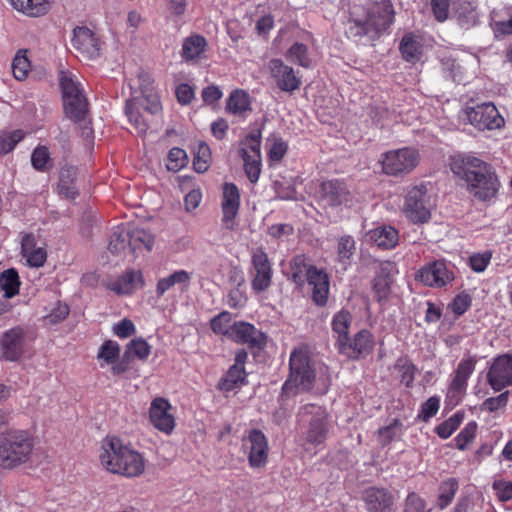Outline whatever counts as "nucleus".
I'll list each match as a JSON object with an SVG mask.
<instances>
[{"instance_id": "f257e3e1", "label": "nucleus", "mask_w": 512, "mask_h": 512, "mask_svg": "<svg viewBox=\"0 0 512 512\" xmlns=\"http://www.w3.org/2000/svg\"><path fill=\"white\" fill-rule=\"evenodd\" d=\"M452 173L467 183V190L480 201L494 198L500 187L492 167L483 160L464 153H457L449 158Z\"/></svg>"}, {"instance_id": "f03ea898", "label": "nucleus", "mask_w": 512, "mask_h": 512, "mask_svg": "<svg viewBox=\"0 0 512 512\" xmlns=\"http://www.w3.org/2000/svg\"><path fill=\"white\" fill-rule=\"evenodd\" d=\"M99 459L108 472L126 478L139 477L145 471L144 456L117 437H107L102 441Z\"/></svg>"}, {"instance_id": "7ed1b4c3", "label": "nucleus", "mask_w": 512, "mask_h": 512, "mask_svg": "<svg viewBox=\"0 0 512 512\" xmlns=\"http://www.w3.org/2000/svg\"><path fill=\"white\" fill-rule=\"evenodd\" d=\"M320 369L307 346L301 345L293 349L289 358V375L282 387L283 394L290 397L310 391Z\"/></svg>"}, {"instance_id": "20e7f679", "label": "nucleus", "mask_w": 512, "mask_h": 512, "mask_svg": "<svg viewBox=\"0 0 512 512\" xmlns=\"http://www.w3.org/2000/svg\"><path fill=\"white\" fill-rule=\"evenodd\" d=\"M348 33L352 37L369 36L371 39L387 30L393 20V11L388 1L372 4L368 9L354 6L351 10Z\"/></svg>"}, {"instance_id": "39448f33", "label": "nucleus", "mask_w": 512, "mask_h": 512, "mask_svg": "<svg viewBox=\"0 0 512 512\" xmlns=\"http://www.w3.org/2000/svg\"><path fill=\"white\" fill-rule=\"evenodd\" d=\"M36 445L35 433L30 429L10 428L0 433V465L13 469L28 463Z\"/></svg>"}, {"instance_id": "423d86ee", "label": "nucleus", "mask_w": 512, "mask_h": 512, "mask_svg": "<svg viewBox=\"0 0 512 512\" xmlns=\"http://www.w3.org/2000/svg\"><path fill=\"white\" fill-rule=\"evenodd\" d=\"M298 424L305 441L314 446L322 444L329 430L328 414L320 405L307 404L298 412Z\"/></svg>"}, {"instance_id": "0eeeda50", "label": "nucleus", "mask_w": 512, "mask_h": 512, "mask_svg": "<svg viewBox=\"0 0 512 512\" xmlns=\"http://www.w3.org/2000/svg\"><path fill=\"white\" fill-rule=\"evenodd\" d=\"M60 85L67 118L75 122L84 121L88 114V102L77 76L71 72H61Z\"/></svg>"}, {"instance_id": "6e6552de", "label": "nucleus", "mask_w": 512, "mask_h": 512, "mask_svg": "<svg viewBox=\"0 0 512 512\" xmlns=\"http://www.w3.org/2000/svg\"><path fill=\"white\" fill-rule=\"evenodd\" d=\"M433 203L427 194V187L421 183L408 188L402 211L413 223H425L431 217Z\"/></svg>"}, {"instance_id": "1a4fd4ad", "label": "nucleus", "mask_w": 512, "mask_h": 512, "mask_svg": "<svg viewBox=\"0 0 512 512\" xmlns=\"http://www.w3.org/2000/svg\"><path fill=\"white\" fill-rule=\"evenodd\" d=\"M420 162L419 151L412 147L390 150L383 154V172L389 176H404L411 173Z\"/></svg>"}, {"instance_id": "9d476101", "label": "nucleus", "mask_w": 512, "mask_h": 512, "mask_svg": "<svg viewBox=\"0 0 512 512\" xmlns=\"http://www.w3.org/2000/svg\"><path fill=\"white\" fill-rule=\"evenodd\" d=\"M461 119L480 131L500 129L505 124L504 118L491 102L466 107L461 113Z\"/></svg>"}, {"instance_id": "9b49d317", "label": "nucleus", "mask_w": 512, "mask_h": 512, "mask_svg": "<svg viewBox=\"0 0 512 512\" xmlns=\"http://www.w3.org/2000/svg\"><path fill=\"white\" fill-rule=\"evenodd\" d=\"M150 424L159 432L171 435L176 427L175 409L163 397H155L148 410Z\"/></svg>"}, {"instance_id": "f8f14e48", "label": "nucleus", "mask_w": 512, "mask_h": 512, "mask_svg": "<svg viewBox=\"0 0 512 512\" xmlns=\"http://www.w3.org/2000/svg\"><path fill=\"white\" fill-rule=\"evenodd\" d=\"M319 200L324 208L350 207L353 196L346 183L334 179L323 181L319 189Z\"/></svg>"}, {"instance_id": "ddd939ff", "label": "nucleus", "mask_w": 512, "mask_h": 512, "mask_svg": "<svg viewBox=\"0 0 512 512\" xmlns=\"http://www.w3.org/2000/svg\"><path fill=\"white\" fill-rule=\"evenodd\" d=\"M477 359L475 356H467L461 359L456 370L451 375V381L447 389V398L453 404H458L466 393L468 379L473 374Z\"/></svg>"}, {"instance_id": "4468645a", "label": "nucleus", "mask_w": 512, "mask_h": 512, "mask_svg": "<svg viewBox=\"0 0 512 512\" xmlns=\"http://www.w3.org/2000/svg\"><path fill=\"white\" fill-rule=\"evenodd\" d=\"M26 352V332L21 326L10 328L0 336V358L19 361Z\"/></svg>"}, {"instance_id": "2eb2a0df", "label": "nucleus", "mask_w": 512, "mask_h": 512, "mask_svg": "<svg viewBox=\"0 0 512 512\" xmlns=\"http://www.w3.org/2000/svg\"><path fill=\"white\" fill-rule=\"evenodd\" d=\"M243 448L248 455L250 467L263 468L268 462V440L263 432L253 429L243 440Z\"/></svg>"}, {"instance_id": "dca6fc26", "label": "nucleus", "mask_w": 512, "mask_h": 512, "mask_svg": "<svg viewBox=\"0 0 512 512\" xmlns=\"http://www.w3.org/2000/svg\"><path fill=\"white\" fill-rule=\"evenodd\" d=\"M252 280L251 286L254 292L266 291L272 278V268L267 254L260 248L252 253V269L250 271Z\"/></svg>"}, {"instance_id": "f3484780", "label": "nucleus", "mask_w": 512, "mask_h": 512, "mask_svg": "<svg viewBox=\"0 0 512 512\" xmlns=\"http://www.w3.org/2000/svg\"><path fill=\"white\" fill-rule=\"evenodd\" d=\"M268 68L271 77L281 91L293 93L301 87V77L297 75L292 67L286 65L281 59L270 60Z\"/></svg>"}, {"instance_id": "a211bd4d", "label": "nucleus", "mask_w": 512, "mask_h": 512, "mask_svg": "<svg viewBox=\"0 0 512 512\" xmlns=\"http://www.w3.org/2000/svg\"><path fill=\"white\" fill-rule=\"evenodd\" d=\"M489 385L495 391L512 386V355L504 354L494 359L487 374Z\"/></svg>"}, {"instance_id": "6ab92c4d", "label": "nucleus", "mask_w": 512, "mask_h": 512, "mask_svg": "<svg viewBox=\"0 0 512 512\" xmlns=\"http://www.w3.org/2000/svg\"><path fill=\"white\" fill-rule=\"evenodd\" d=\"M417 278L426 286L443 287L454 279V273L446 262L439 260L421 268Z\"/></svg>"}, {"instance_id": "aec40b11", "label": "nucleus", "mask_w": 512, "mask_h": 512, "mask_svg": "<svg viewBox=\"0 0 512 512\" xmlns=\"http://www.w3.org/2000/svg\"><path fill=\"white\" fill-rule=\"evenodd\" d=\"M240 207V193L237 186L233 183H225L222 191V223L226 229L235 228V218Z\"/></svg>"}, {"instance_id": "412c9836", "label": "nucleus", "mask_w": 512, "mask_h": 512, "mask_svg": "<svg viewBox=\"0 0 512 512\" xmlns=\"http://www.w3.org/2000/svg\"><path fill=\"white\" fill-rule=\"evenodd\" d=\"M228 339L251 348H261L266 344V336L252 324L244 321L234 322Z\"/></svg>"}, {"instance_id": "4be33fe9", "label": "nucleus", "mask_w": 512, "mask_h": 512, "mask_svg": "<svg viewBox=\"0 0 512 512\" xmlns=\"http://www.w3.org/2000/svg\"><path fill=\"white\" fill-rule=\"evenodd\" d=\"M367 512H390L394 505V496L386 488L369 487L362 493Z\"/></svg>"}, {"instance_id": "5701e85b", "label": "nucleus", "mask_w": 512, "mask_h": 512, "mask_svg": "<svg viewBox=\"0 0 512 512\" xmlns=\"http://www.w3.org/2000/svg\"><path fill=\"white\" fill-rule=\"evenodd\" d=\"M72 45L86 59H95L99 56L101 50L99 39L87 27L74 29Z\"/></svg>"}, {"instance_id": "b1692460", "label": "nucleus", "mask_w": 512, "mask_h": 512, "mask_svg": "<svg viewBox=\"0 0 512 512\" xmlns=\"http://www.w3.org/2000/svg\"><path fill=\"white\" fill-rule=\"evenodd\" d=\"M396 265L386 261L380 263L373 280V291L378 302L386 301L391 292L394 275L397 273Z\"/></svg>"}, {"instance_id": "393cba45", "label": "nucleus", "mask_w": 512, "mask_h": 512, "mask_svg": "<svg viewBox=\"0 0 512 512\" xmlns=\"http://www.w3.org/2000/svg\"><path fill=\"white\" fill-rule=\"evenodd\" d=\"M307 282L312 286V298L318 306H324L329 296V277L323 269L310 265Z\"/></svg>"}, {"instance_id": "a878e982", "label": "nucleus", "mask_w": 512, "mask_h": 512, "mask_svg": "<svg viewBox=\"0 0 512 512\" xmlns=\"http://www.w3.org/2000/svg\"><path fill=\"white\" fill-rule=\"evenodd\" d=\"M21 253L31 267L44 265L47 253L43 245H39L35 236L25 234L21 239Z\"/></svg>"}, {"instance_id": "bb28decb", "label": "nucleus", "mask_w": 512, "mask_h": 512, "mask_svg": "<svg viewBox=\"0 0 512 512\" xmlns=\"http://www.w3.org/2000/svg\"><path fill=\"white\" fill-rule=\"evenodd\" d=\"M142 274L139 271L129 270L116 279L109 280L106 287L118 295L131 294L141 287Z\"/></svg>"}, {"instance_id": "cd10ccee", "label": "nucleus", "mask_w": 512, "mask_h": 512, "mask_svg": "<svg viewBox=\"0 0 512 512\" xmlns=\"http://www.w3.org/2000/svg\"><path fill=\"white\" fill-rule=\"evenodd\" d=\"M190 282L191 273L186 270H176L172 274L158 280L155 292L157 297L160 298L175 286H178L181 291H185L190 286Z\"/></svg>"}, {"instance_id": "c85d7f7f", "label": "nucleus", "mask_w": 512, "mask_h": 512, "mask_svg": "<svg viewBox=\"0 0 512 512\" xmlns=\"http://www.w3.org/2000/svg\"><path fill=\"white\" fill-rule=\"evenodd\" d=\"M374 345L372 333L363 329L356 333L352 340L348 339V345L341 351L346 352L350 357L357 358L372 352Z\"/></svg>"}, {"instance_id": "c756f323", "label": "nucleus", "mask_w": 512, "mask_h": 512, "mask_svg": "<svg viewBox=\"0 0 512 512\" xmlns=\"http://www.w3.org/2000/svg\"><path fill=\"white\" fill-rule=\"evenodd\" d=\"M355 252L356 241L352 236L343 235L338 238L335 261L342 270L345 271L351 266Z\"/></svg>"}, {"instance_id": "7c9ffc66", "label": "nucleus", "mask_w": 512, "mask_h": 512, "mask_svg": "<svg viewBox=\"0 0 512 512\" xmlns=\"http://www.w3.org/2000/svg\"><path fill=\"white\" fill-rule=\"evenodd\" d=\"M351 322L352 315L346 310L338 311L332 318V331L337 336V342L340 350H344L348 345V335Z\"/></svg>"}, {"instance_id": "2f4dec72", "label": "nucleus", "mask_w": 512, "mask_h": 512, "mask_svg": "<svg viewBox=\"0 0 512 512\" xmlns=\"http://www.w3.org/2000/svg\"><path fill=\"white\" fill-rule=\"evenodd\" d=\"M226 110L236 116H243L246 112H250L251 101L249 94L242 89L232 91L227 99Z\"/></svg>"}, {"instance_id": "473e14b6", "label": "nucleus", "mask_w": 512, "mask_h": 512, "mask_svg": "<svg viewBox=\"0 0 512 512\" xmlns=\"http://www.w3.org/2000/svg\"><path fill=\"white\" fill-rule=\"evenodd\" d=\"M369 238L378 247L391 249L398 243V232L391 226H380L369 232Z\"/></svg>"}, {"instance_id": "72a5a7b5", "label": "nucleus", "mask_w": 512, "mask_h": 512, "mask_svg": "<svg viewBox=\"0 0 512 512\" xmlns=\"http://www.w3.org/2000/svg\"><path fill=\"white\" fill-rule=\"evenodd\" d=\"M9 2L16 10L31 17L42 16L51 7L48 0H9Z\"/></svg>"}, {"instance_id": "f704fd0d", "label": "nucleus", "mask_w": 512, "mask_h": 512, "mask_svg": "<svg viewBox=\"0 0 512 512\" xmlns=\"http://www.w3.org/2000/svg\"><path fill=\"white\" fill-rule=\"evenodd\" d=\"M400 51L406 61L416 62L420 60L422 56L423 47L416 36L407 34L402 38Z\"/></svg>"}, {"instance_id": "c9c22d12", "label": "nucleus", "mask_w": 512, "mask_h": 512, "mask_svg": "<svg viewBox=\"0 0 512 512\" xmlns=\"http://www.w3.org/2000/svg\"><path fill=\"white\" fill-rule=\"evenodd\" d=\"M76 170L73 167H64L60 170L58 193L66 198H75L77 191L74 185Z\"/></svg>"}, {"instance_id": "e433bc0d", "label": "nucleus", "mask_w": 512, "mask_h": 512, "mask_svg": "<svg viewBox=\"0 0 512 512\" xmlns=\"http://www.w3.org/2000/svg\"><path fill=\"white\" fill-rule=\"evenodd\" d=\"M310 266L304 255H296L290 262L289 278L298 286H302L308 277Z\"/></svg>"}, {"instance_id": "4c0bfd02", "label": "nucleus", "mask_w": 512, "mask_h": 512, "mask_svg": "<svg viewBox=\"0 0 512 512\" xmlns=\"http://www.w3.org/2000/svg\"><path fill=\"white\" fill-rule=\"evenodd\" d=\"M205 47L206 40L203 36H189L183 42L182 57L186 60H193L204 52Z\"/></svg>"}, {"instance_id": "58836bf2", "label": "nucleus", "mask_w": 512, "mask_h": 512, "mask_svg": "<svg viewBox=\"0 0 512 512\" xmlns=\"http://www.w3.org/2000/svg\"><path fill=\"white\" fill-rule=\"evenodd\" d=\"M211 161L212 153L210 147L205 142L199 141L195 149L193 160L195 171L198 173L206 172L210 167Z\"/></svg>"}, {"instance_id": "ea45409f", "label": "nucleus", "mask_w": 512, "mask_h": 512, "mask_svg": "<svg viewBox=\"0 0 512 512\" xmlns=\"http://www.w3.org/2000/svg\"><path fill=\"white\" fill-rule=\"evenodd\" d=\"M459 483L455 478H449L443 481L439 487V495L437 498V506L440 509L446 508L455 497L458 491Z\"/></svg>"}, {"instance_id": "a19ab883", "label": "nucleus", "mask_w": 512, "mask_h": 512, "mask_svg": "<svg viewBox=\"0 0 512 512\" xmlns=\"http://www.w3.org/2000/svg\"><path fill=\"white\" fill-rule=\"evenodd\" d=\"M31 164L33 168L40 172H46L53 167V160L47 146H37L31 155Z\"/></svg>"}, {"instance_id": "79ce46f5", "label": "nucleus", "mask_w": 512, "mask_h": 512, "mask_svg": "<svg viewBox=\"0 0 512 512\" xmlns=\"http://www.w3.org/2000/svg\"><path fill=\"white\" fill-rule=\"evenodd\" d=\"M244 367L232 366L220 382V389L226 392L232 391L244 383Z\"/></svg>"}, {"instance_id": "37998d69", "label": "nucleus", "mask_w": 512, "mask_h": 512, "mask_svg": "<svg viewBox=\"0 0 512 512\" xmlns=\"http://www.w3.org/2000/svg\"><path fill=\"white\" fill-rule=\"evenodd\" d=\"M211 330L220 336H225L228 338L230 331L234 327V321L232 319V314L228 311H223L213 317L210 321Z\"/></svg>"}, {"instance_id": "c03bdc74", "label": "nucleus", "mask_w": 512, "mask_h": 512, "mask_svg": "<svg viewBox=\"0 0 512 512\" xmlns=\"http://www.w3.org/2000/svg\"><path fill=\"white\" fill-rule=\"evenodd\" d=\"M285 57L287 60L296 63L304 68L311 65L308 47L304 43L295 42L287 50Z\"/></svg>"}, {"instance_id": "a18cd8bd", "label": "nucleus", "mask_w": 512, "mask_h": 512, "mask_svg": "<svg viewBox=\"0 0 512 512\" xmlns=\"http://www.w3.org/2000/svg\"><path fill=\"white\" fill-rule=\"evenodd\" d=\"M129 237V245L135 250L141 247L150 251L154 245V237L152 234L142 228H134L127 232Z\"/></svg>"}, {"instance_id": "49530a36", "label": "nucleus", "mask_w": 512, "mask_h": 512, "mask_svg": "<svg viewBox=\"0 0 512 512\" xmlns=\"http://www.w3.org/2000/svg\"><path fill=\"white\" fill-rule=\"evenodd\" d=\"M262 133L260 129H253L240 143V155H244V152L248 153V156H261Z\"/></svg>"}, {"instance_id": "de8ad7c7", "label": "nucleus", "mask_w": 512, "mask_h": 512, "mask_svg": "<svg viewBox=\"0 0 512 512\" xmlns=\"http://www.w3.org/2000/svg\"><path fill=\"white\" fill-rule=\"evenodd\" d=\"M30 69L31 63L27 57V50H19L12 62V72L15 79L19 81L25 80Z\"/></svg>"}, {"instance_id": "09e8293b", "label": "nucleus", "mask_w": 512, "mask_h": 512, "mask_svg": "<svg viewBox=\"0 0 512 512\" xmlns=\"http://www.w3.org/2000/svg\"><path fill=\"white\" fill-rule=\"evenodd\" d=\"M19 276L14 269H8L0 276V290L4 291L6 297H13L18 293Z\"/></svg>"}, {"instance_id": "8fccbe9b", "label": "nucleus", "mask_w": 512, "mask_h": 512, "mask_svg": "<svg viewBox=\"0 0 512 512\" xmlns=\"http://www.w3.org/2000/svg\"><path fill=\"white\" fill-rule=\"evenodd\" d=\"M401 435L402 423L399 420H394L390 425L378 430V442L382 446H386L393 440L400 438Z\"/></svg>"}, {"instance_id": "3c124183", "label": "nucleus", "mask_w": 512, "mask_h": 512, "mask_svg": "<svg viewBox=\"0 0 512 512\" xmlns=\"http://www.w3.org/2000/svg\"><path fill=\"white\" fill-rule=\"evenodd\" d=\"M97 356L106 364H114L120 356V346L116 341L107 340L99 348Z\"/></svg>"}, {"instance_id": "603ef678", "label": "nucleus", "mask_w": 512, "mask_h": 512, "mask_svg": "<svg viewBox=\"0 0 512 512\" xmlns=\"http://www.w3.org/2000/svg\"><path fill=\"white\" fill-rule=\"evenodd\" d=\"M244 161L245 173L252 183H256L261 173V156H248V153L244 152L241 155Z\"/></svg>"}, {"instance_id": "864d4df0", "label": "nucleus", "mask_w": 512, "mask_h": 512, "mask_svg": "<svg viewBox=\"0 0 512 512\" xmlns=\"http://www.w3.org/2000/svg\"><path fill=\"white\" fill-rule=\"evenodd\" d=\"M394 368L399 373L401 382L409 387L414 380L415 366L413 363L407 358H399Z\"/></svg>"}, {"instance_id": "5fc2aeb1", "label": "nucleus", "mask_w": 512, "mask_h": 512, "mask_svg": "<svg viewBox=\"0 0 512 512\" xmlns=\"http://www.w3.org/2000/svg\"><path fill=\"white\" fill-rule=\"evenodd\" d=\"M24 136L25 134L22 130L2 133L0 135V153L7 154L11 152Z\"/></svg>"}, {"instance_id": "6e6d98bb", "label": "nucleus", "mask_w": 512, "mask_h": 512, "mask_svg": "<svg viewBox=\"0 0 512 512\" xmlns=\"http://www.w3.org/2000/svg\"><path fill=\"white\" fill-rule=\"evenodd\" d=\"M463 416L459 413L452 415L436 427V433L442 439L449 438L460 426Z\"/></svg>"}, {"instance_id": "4d7b16f0", "label": "nucleus", "mask_w": 512, "mask_h": 512, "mask_svg": "<svg viewBox=\"0 0 512 512\" xmlns=\"http://www.w3.org/2000/svg\"><path fill=\"white\" fill-rule=\"evenodd\" d=\"M151 353V346L142 338H136L127 345L125 355L133 354L140 360H146Z\"/></svg>"}, {"instance_id": "13d9d810", "label": "nucleus", "mask_w": 512, "mask_h": 512, "mask_svg": "<svg viewBox=\"0 0 512 512\" xmlns=\"http://www.w3.org/2000/svg\"><path fill=\"white\" fill-rule=\"evenodd\" d=\"M126 114L129 122L135 127L137 132L141 135L145 134L148 124L131 101H128L126 104Z\"/></svg>"}, {"instance_id": "bf43d9fd", "label": "nucleus", "mask_w": 512, "mask_h": 512, "mask_svg": "<svg viewBox=\"0 0 512 512\" xmlns=\"http://www.w3.org/2000/svg\"><path fill=\"white\" fill-rule=\"evenodd\" d=\"M476 432L477 423L474 421L469 422L455 437L454 441L456 443V447L459 450H465L467 445L475 439Z\"/></svg>"}, {"instance_id": "052dcab7", "label": "nucleus", "mask_w": 512, "mask_h": 512, "mask_svg": "<svg viewBox=\"0 0 512 512\" xmlns=\"http://www.w3.org/2000/svg\"><path fill=\"white\" fill-rule=\"evenodd\" d=\"M187 163V154L181 149L174 147L169 151L166 167L169 171L177 172Z\"/></svg>"}, {"instance_id": "680f3d73", "label": "nucleus", "mask_w": 512, "mask_h": 512, "mask_svg": "<svg viewBox=\"0 0 512 512\" xmlns=\"http://www.w3.org/2000/svg\"><path fill=\"white\" fill-rule=\"evenodd\" d=\"M509 400V392L505 391L496 397L487 398L482 403V409L488 412H496L506 407Z\"/></svg>"}, {"instance_id": "e2e57ef3", "label": "nucleus", "mask_w": 512, "mask_h": 512, "mask_svg": "<svg viewBox=\"0 0 512 512\" xmlns=\"http://www.w3.org/2000/svg\"><path fill=\"white\" fill-rule=\"evenodd\" d=\"M403 512H427L426 502L415 492L409 493L404 502Z\"/></svg>"}, {"instance_id": "0e129e2a", "label": "nucleus", "mask_w": 512, "mask_h": 512, "mask_svg": "<svg viewBox=\"0 0 512 512\" xmlns=\"http://www.w3.org/2000/svg\"><path fill=\"white\" fill-rule=\"evenodd\" d=\"M439 407L440 399L436 396L430 397L422 404L419 418H421L423 421H428L430 418L437 414Z\"/></svg>"}, {"instance_id": "69168bd1", "label": "nucleus", "mask_w": 512, "mask_h": 512, "mask_svg": "<svg viewBox=\"0 0 512 512\" xmlns=\"http://www.w3.org/2000/svg\"><path fill=\"white\" fill-rule=\"evenodd\" d=\"M144 109L151 114H158L162 110L160 97L156 91L149 92L143 96Z\"/></svg>"}, {"instance_id": "338daca9", "label": "nucleus", "mask_w": 512, "mask_h": 512, "mask_svg": "<svg viewBox=\"0 0 512 512\" xmlns=\"http://www.w3.org/2000/svg\"><path fill=\"white\" fill-rule=\"evenodd\" d=\"M493 489L500 501L512 500V482L506 480L494 481Z\"/></svg>"}, {"instance_id": "774afa93", "label": "nucleus", "mask_w": 512, "mask_h": 512, "mask_svg": "<svg viewBox=\"0 0 512 512\" xmlns=\"http://www.w3.org/2000/svg\"><path fill=\"white\" fill-rule=\"evenodd\" d=\"M491 260V253L484 252L470 256L469 263L470 267L475 272H483Z\"/></svg>"}]
</instances>
